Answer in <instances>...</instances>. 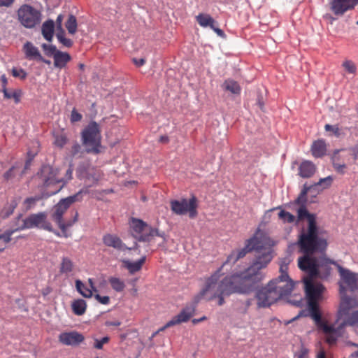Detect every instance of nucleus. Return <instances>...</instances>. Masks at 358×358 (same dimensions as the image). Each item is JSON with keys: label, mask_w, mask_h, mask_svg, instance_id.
Segmentation results:
<instances>
[{"label": "nucleus", "mask_w": 358, "mask_h": 358, "mask_svg": "<svg viewBox=\"0 0 358 358\" xmlns=\"http://www.w3.org/2000/svg\"><path fill=\"white\" fill-rule=\"evenodd\" d=\"M255 251V259L252 265L240 273H235L224 277L218 281L220 268L209 278L215 279L211 285L212 290L217 292V296H230L234 293L248 294L251 292L254 284L260 282L264 277L261 271L266 268L273 259L270 239L264 235L255 234L245 241V247L239 250L233 251L224 262L222 267L227 264H235L238 259L244 257L247 253Z\"/></svg>", "instance_id": "1"}, {"label": "nucleus", "mask_w": 358, "mask_h": 358, "mask_svg": "<svg viewBox=\"0 0 358 358\" xmlns=\"http://www.w3.org/2000/svg\"><path fill=\"white\" fill-rule=\"evenodd\" d=\"M255 251V259L252 265L240 273H235L224 277L218 281L220 268L209 278L215 279L211 285L212 290L217 292V296H230L234 293L248 294L251 292L254 284L260 282L264 277L261 271L266 268L273 259L270 239L264 235L255 234L245 241V247L239 250L233 251L224 262L222 267L227 264H235L238 259L244 257L247 253Z\"/></svg>", "instance_id": "2"}, {"label": "nucleus", "mask_w": 358, "mask_h": 358, "mask_svg": "<svg viewBox=\"0 0 358 358\" xmlns=\"http://www.w3.org/2000/svg\"><path fill=\"white\" fill-rule=\"evenodd\" d=\"M314 279L303 278L308 310L316 326L325 334L326 342L330 345H335L338 338L343 336L346 326L358 323V310L350 313L351 310L357 306V301L353 298L342 296L336 321L333 324H328L322 318L318 304L324 299L325 287L320 282H315Z\"/></svg>", "instance_id": "3"}, {"label": "nucleus", "mask_w": 358, "mask_h": 358, "mask_svg": "<svg viewBox=\"0 0 358 358\" xmlns=\"http://www.w3.org/2000/svg\"><path fill=\"white\" fill-rule=\"evenodd\" d=\"M214 279L215 277L207 280L206 287L194 297L193 303L185 306L177 315L169 321L168 326H174L189 321L195 313L197 303L203 298L207 301H213L217 299L218 306H222L225 303L224 297L227 296L226 295L217 296L215 294L217 292L212 290L211 285H214L213 282Z\"/></svg>", "instance_id": "4"}, {"label": "nucleus", "mask_w": 358, "mask_h": 358, "mask_svg": "<svg viewBox=\"0 0 358 358\" xmlns=\"http://www.w3.org/2000/svg\"><path fill=\"white\" fill-rule=\"evenodd\" d=\"M324 234L317 224H308L306 231L302 233L299 238L300 251L303 254L324 252L328 246L327 237Z\"/></svg>", "instance_id": "5"}, {"label": "nucleus", "mask_w": 358, "mask_h": 358, "mask_svg": "<svg viewBox=\"0 0 358 358\" xmlns=\"http://www.w3.org/2000/svg\"><path fill=\"white\" fill-rule=\"evenodd\" d=\"M47 213L40 212L31 214L22 220V224L18 227L6 231L3 234L4 244H7L11 241V236L17 231H22L31 228H39L48 231H52V226L47 220Z\"/></svg>", "instance_id": "6"}, {"label": "nucleus", "mask_w": 358, "mask_h": 358, "mask_svg": "<svg viewBox=\"0 0 358 358\" xmlns=\"http://www.w3.org/2000/svg\"><path fill=\"white\" fill-rule=\"evenodd\" d=\"M83 144L87 153L99 154L101 152V128L94 121L90 122L81 133Z\"/></svg>", "instance_id": "7"}, {"label": "nucleus", "mask_w": 358, "mask_h": 358, "mask_svg": "<svg viewBox=\"0 0 358 358\" xmlns=\"http://www.w3.org/2000/svg\"><path fill=\"white\" fill-rule=\"evenodd\" d=\"M73 169L70 166L66 171L65 178H60L57 177V170L54 169L50 165H43L40 171L37 173L38 177L40 178L43 185L45 187L59 184L62 182L65 184L67 181L72 178ZM64 185L60 186L59 188L52 191L50 194H48V196L57 194L60 191Z\"/></svg>", "instance_id": "8"}, {"label": "nucleus", "mask_w": 358, "mask_h": 358, "mask_svg": "<svg viewBox=\"0 0 358 358\" xmlns=\"http://www.w3.org/2000/svg\"><path fill=\"white\" fill-rule=\"evenodd\" d=\"M129 224L132 235L139 241L150 242L154 236L164 237V233L160 234L158 229L148 226L140 219L133 217Z\"/></svg>", "instance_id": "9"}, {"label": "nucleus", "mask_w": 358, "mask_h": 358, "mask_svg": "<svg viewBox=\"0 0 358 358\" xmlns=\"http://www.w3.org/2000/svg\"><path fill=\"white\" fill-rule=\"evenodd\" d=\"M17 20L25 28L32 29L39 24L41 20V13L36 8L29 4L20 6L17 11Z\"/></svg>", "instance_id": "10"}, {"label": "nucleus", "mask_w": 358, "mask_h": 358, "mask_svg": "<svg viewBox=\"0 0 358 358\" xmlns=\"http://www.w3.org/2000/svg\"><path fill=\"white\" fill-rule=\"evenodd\" d=\"M195 196L189 200L182 199L181 200H172L170 201V206L172 212L176 215H182L189 213L190 218H194L197 215V203Z\"/></svg>", "instance_id": "11"}, {"label": "nucleus", "mask_w": 358, "mask_h": 358, "mask_svg": "<svg viewBox=\"0 0 358 358\" xmlns=\"http://www.w3.org/2000/svg\"><path fill=\"white\" fill-rule=\"evenodd\" d=\"M273 282L260 288L256 294L257 306L259 308H267L280 299L278 292L273 288Z\"/></svg>", "instance_id": "12"}, {"label": "nucleus", "mask_w": 358, "mask_h": 358, "mask_svg": "<svg viewBox=\"0 0 358 358\" xmlns=\"http://www.w3.org/2000/svg\"><path fill=\"white\" fill-rule=\"evenodd\" d=\"M83 192V190H80L73 196L62 199L57 204L54 206L55 210L52 215V218L56 223L60 222V221L63 220L64 214L66 212L72 203L82 200V194Z\"/></svg>", "instance_id": "13"}, {"label": "nucleus", "mask_w": 358, "mask_h": 358, "mask_svg": "<svg viewBox=\"0 0 358 358\" xmlns=\"http://www.w3.org/2000/svg\"><path fill=\"white\" fill-rule=\"evenodd\" d=\"M313 254H304L298 259L299 268L307 275L303 278H315L317 277V264L318 259L313 257Z\"/></svg>", "instance_id": "14"}, {"label": "nucleus", "mask_w": 358, "mask_h": 358, "mask_svg": "<svg viewBox=\"0 0 358 358\" xmlns=\"http://www.w3.org/2000/svg\"><path fill=\"white\" fill-rule=\"evenodd\" d=\"M269 282H273V288L278 292L280 299L289 295L294 288V282L290 278L278 276Z\"/></svg>", "instance_id": "15"}, {"label": "nucleus", "mask_w": 358, "mask_h": 358, "mask_svg": "<svg viewBox=\"0 0 358 358\" xmlns=\"http://www.w3.org/2000/svg\"><path fill=\"white\" fill-rule=\"evenodd\" d=\"M358 4V0H331V10L337 16H342L345 12L351 10Z\"/></svg>", "instance_id": "16"}, {"label": "nucleus", "mask_w": 358, "mask_h": 358, "mask_svg": "<svg viewBox=\"0 0 358 358\" xmlns=\"http://www.w3.org/2000/svg\"><path fill=\"white\" fill-rule=\"evenodd\" d=\"M345 150H336L331 157L334 170L340 173L345 174L347 169L346 161L349 159L350 154L344 152Z\"/></svg>", "instance_id": "17"}, {"label": "nucleus", "mask_w": 358, "mask_h": 358, "mask_svg": "<svg viewBox=\"0 0 358 358\" xmlns=\"http://www.w3.org/2000/svg\"><path fill=\"white\" fill-rule=\"evenodd\" d=\"M58 338L59 341L65 345H78L85 340L83 335L76 331L62 332Z\"/></svg>", "instance_id": "18"}, {"label": "nucleus", "mask_w": 358, "mask_h": 358, "mask_svg": "<svg viewBox=\"0 0 358 358\" xmlns=\"http://www.w3.org/2000/svg\"><path fill=\"white\" fill-rule=\"evenodd\" d=\"M336 267L343 283H345L351 291L356 289L357 288V278L356 274L352 273L348 269L343 268L339 264H336Z\"/></svg>", "instance_id": "19"}, {"label": "nucleus", "mask_w": 358, "mask_h": 358, "mask_svg": "<svg viewBox=\"0 0 358 358\" xmlns=\"http://www.w3.org/2000/svg\"><path fill=\"white\" fill-rule=\"evenodd\" d=\"M336 264H338L336 262L326 257L318 259L317 264V277L319 276L320 278H327L331 273V266L335 265L336 266Z\"/></svg>", "instance_id": "20"}, {"label": "nucleus", "mask_w": 358, "mask_h": 358, "mask_svg": "<svg viewBox=\"0 0 358 358\" xmlns=\"http://www.w3.org/2000/svg\"><path fill=\"white\" fill-rule=\"evenodd\" d=\"M103 243L107 247L113 248L117 250L124 251L125 250H131L122 242V241L115 234H106L103 236Z\"/></svg>", "instance_id": "21"}, {"label": "nucleus", "mask_w": 358, "mask_h": 358, "mask_svg": "<svg viewBox=\"0 0 358 358\" xmlns=\"http://www.w3.org/2000/svg\"><path fill=\"white\" fill-rule=\"evenodd\" d=\"M26 58L28 59H36L38 61H41L45 62L46 64H50V61L45 60L43 59L38 48L35 47L31 43L27 42L23 47Z\"/></svg>", "instance_id": "22"}, {"label": "nucleus", "mask_w": 358, "mask_h": 358, "mask_svg": "<svg viewBox=\"0 0 358 358\" xmlns=\"http://www.w3.org/2000/svg\"><path fill=\"white\" fill-rule=\"evenodd\" d=\"M316 171L315 165L310 161L304 160L299 166V175L303 178L312 177Z\"/></svg>", "instance_id": "23"}, {"label": "nucleus", "mask_w": 358, "mask_h": 358, "mask_svg": "<svg viewBox=\"0 0 358 358\" xmlns=\"http://www.w3.org/2000/svg\"><path fill=\"white\" fill-rule=\"evenodd\" d=\"M310 151L314 157L319 158L325 155L327 152L326 142L323 139L315 141L310 148Z\"/></svg>", "instance_id": "24"}, {"label": "nucleus", "mask_w": 358, "mask_h": 358, "mask_svg": "<svg viewBox=\"0 0 358 358\" xmlns=\"http://www.w3.org/2000/svg\"><path fill=\"white\" fill-rule=\"evenodd\" d=\"M333 180L334 178L331 176H329L326 178H320L317 182H315L310 186L313 190H315V195H317L324 189L330 187L332 185Z\"/></svg>", "instance_id": "25"}, {"label": "nucleus", "mask_w": 358, "mask_h": 358, "mask_svg": "<svg viewBox=\"0 0 358 358\" xmlns=\"http://www.w3.org/2000/svg\"><path fill=\"white\" fill-rule=\"evenodd\" d=\"M53 59L55 67L63 69L66 66L67 63L71 61V57L67 52L58 51L54 55Z\"/></svg>", "instance_id": "26"}, {"label": "nucleus", "mask_w": 358, "mask_h": 358, "mask_svg": "<svg viewBox=\"0 0 358 358\" xmlns=\"http://www.w3.org/2000/svg\"><path fill=\"white\" fill-rule=\"evenodd\" d=\"M305 218L307 219L308 225L313 223V225L317 224L316 215L313 213H310L306 206H302L297 210V222L303 220Z\"/></svg>", "instance_id": "27"}, {"label": "nucleus", "mask_w": 358, "mask_h": 358, "mask_svg": "<svg viewBox=\"0 0 358 358\" xmlns=\"http://www.w3.org/2000/svg\"><path fill=\"white\" fill-rule=\"evenodd\" d=\"M146 259L145 256H143L140 259L136 262H131L129 260H124L123 263L124 267L129 271L131 274L139 271L145 263Z\"/></svg>", "instance_id": "28"}, {"label": "nucleus", "mask_w": 358, "mask_h": 358, "mask_svg": "<svg viewBox=\"0 0 358 358\" xmlns=\"http://www.w3.org/2000/svg\"><path fill=\"white\" fill-rule=\"evenodd\" d=\"M197 23L202 27H213V24H217V22L209 15L206 13H199L196 16Z\"/></svg>", "instance_id": "29"}, {"label": "nucleus", "mask_w": 358, "mask_h": 358, "mask_svg": "<svg viewBox=\"0 0 358 358\" xmlns=\"http://www.w3.org/2000/svg\"><path fill=\"white\" fill-rule=\"evenodd\" d=\"M3 97L6 99L14 100V102L17 104L20 102L22 96V91L20 89H4L2 90Z\"/></svg>", "instance_id": "30"}, {"label": "nucleus", "mask_w": 358, "mask_h": 358, "mask_svg": "<svg viewBox=\"0 0 358 358\" xmlns=\"http://www.w3.org/2000/svg\"><path fill=\"white\" fill-rule=\"evenodd\" d=\"M55 23L53 20H48L42 25V34L48 41H51L54 35Z\"/></svg>", "instance_id": "31"}, {"label": "nucleus", "mask_w": 358, "mask_h": 358, "mask_svg": "<svg viewBox=\"0 0 358 358\" xmlns=\"http://www.w3.org/2000/svg\"><path fill=\"white\" fill-rule=\"evenodd\" d=\"M87 306L86 301L82 299H76L71 303L73 313L78 316L83 315L85 313Z\"/></svg>", "instance_id": "32"}, {"label": "nucleus", "mask_w": 358, "mask_h": 358, "mask_svg": "<svg viewBox=\"0 0 358 358\" xmlns=\"http://www.w3.org/2000/svg\"><path fill=\"white\" fill-rule=\"evenodd\" d=\"M74 269V264L69 257H63L59 266V273L66 276L73 272Z\"/></svg>", "instance_id": "33"}, {"label": "nucleus", "mask_w": 358, "mask_h": 358, "mask_svg": "<svg viewBox=\"0 0 358 358\" xmlns=\"http://www.w3.org/2000/svg\"><path fill=\"white\" fill-rule=\"evenodd\" d=\"M78 213L76 211L75 213V215H74L73 220H68L65 222L63 221V220H62L60 221V222L57 223L59 228L61 229L62 234H63L64 237L68 238L69 236V235L67 234V229H68V228L72 227L78 221Z\"/></svg>", "instance_id": "34"}, {"label": "nucleus", "mask_w": 358, "mask_h": 358, "mask_svg": "<svg viewBox=\"0 0 358 358\" xmlns=\"http://www.w3.org/2000/svg\"><path fill=\"white\" fill-rule=\"evenodd\" d=\"M223 90L229 91L234 94H239L241 93V88L238 83L231 79L226 80L222 85Z\"/></svg>", "instance_id": "35"}, {"label": "nucleus", "mask_w": 358, "mask_h": 358, "mask_svg": "<svg viewBox=\"0 0 358 358\" xmlns=\"http://www.w3.org/2000/svg\"><path fill=\"white\" fill-rule=\"evenodd\" d=\"M313 189L310 185H307V184H304L303 186V188L296 198V199L294 201V203L297 205H299L300 206H306L307 203V194L309 191H312Z\"/></svg>", "instance_id": "36"}, {"label": "nucleus", "mask_w": 358, "mask_h": 358, "mask_svg": "<svg viewBox=\"0 0 358 358\" xmlns=\"http://www.w3.org/2000/svg\"><path fill=\"white\" fill-rule=\"evenodd\" d=\"M108 282H109L112 289L117 292H121L125 288L124 282L119 278L110 277L108 279Z\"/></svg>", "instance_id": "37"}, {"label": "nucleus", "mask_w": 358, "mask_h": 358, "mask_svg": "<svg viewBox=\"0 0 358 358\" xmlns=\"http://www.w3.org/2000/svg\"><path fill=\"white\" fill-rule=\"evenodd\" d=\"M76 287L77 291L85 298H91L92 296V290L87 288L81 280H76Z\"/></svg>", "instance_id": "38"}, {"label": "nucleus", "mask_w": 358, "mask_h": 358, "mask_svg": "<svg viewBox=\"0 0 358 358\" xmlns=\"http://www.w3.org/2000/svg\"><path fill=\"white\" fill-rule=\"evenodd\" d=\"M65 27L68 30L69 34H76V32L77 31L78 27L76 17L73 15H70L68 17L67 21L65 23Z\"/></svg>", "instance_id": "39"}, {"label": "nucleus", "mask_w": 358, "mask_h": 358, "mask_svg": "<svg viewBox=\"0 0 358 358\" xmlns=\"http://www.w3.org/2000/svg\"><path fill=\"white\" fill-rule=\"evenodd\" d=\"M17 206V202L15 200L12 201L9 204L4 206L0 213V216L3 219L8 217L10 215L13 214Z\"/></svg>", "instance_id": "40"}, {"label": "nucleus", "mask_w": 358, "mask_h": 358, "mask_svg": "<svg viewBox=\"0 0 358 358\" xmlns=\"http://www.w3.org/2000/svg\"><path fill=\"white\" fill-rule=\"evenodd\" d=\"M290 259L287 257L282 258L280 261V275L281 278H289L287 271Z\"/></svg>", "instance_id": "41"}, {"label": "nucleus", "mask_w": 358, "mask_h": 358, "mask_svg": "<svg viewBox=\"0 0 358 358\" xmlns=\"http://www.w3.org/2000/svg\"><path fill=\"white\" fill-rule=\"evenodd\" d=\"M278 217L284 222V223H293L296 220V217L294 215L291 214L289 212L282 210L278 213Z\"/></svg>", "instance_id": "42"}, {"label": "nucleus", "mask_w": 358, "mask_h": 358, "mask_svg": "<svg viewBox=\"0 0 358 358\" xmlns=\"http://www.w3.org/2000/svg\"><path fill=\"white\" fill-rule=\"evenodd\" d=\"M42 198L43 196H35L27 198L23 202V205L24 206L25 210H29L34 208L36 202L40 201Z\"/></svg>", "instance_id": "43"}, {"label": "nucleus", "mask_w": 358, "mask_h": 358, "mask_svg": "<svg viewBox=\"0 0 358 358\" xmlns=\"http://www.w3.org/2000/svg\"><path fill=\"white\" fill-rule=\"evenodd\" d=\"M64 31H57L56 36L58 41L62 43L65 47L70 48L73 45V41L70 38H67L65 37Z\"/></svg>", "instance_id": "44"}, {"label": "nucleus", "mask_w": 358, "mask_h": 358, "mask_svg": "<svg viewBox=\"0 0 358 358\" xmlns=\"http://www.w3.org/2000/svg\"><path fill=\"white\" fill-rule=\"evenodd\" d=\"M67 137L63 133L57 134L55 135L54 143L56 146L63 148L67 143Z\"/></svg>", "instance_id": "45"}, {"label": "nucleus", "mask_w": 358, "mask_h": 358, "mask_svg": "<svg viewBox=\"0 0 358 358\" xmlns=\"http://www.w3.org/2000/svg\"><path fill=\"white\" fill-rule=\"evenodd\" d=\"M342 66L345 70L351 74H355L357 71V66L355 63L351 60H346L343 62Z\"/></svg>", "instance_id": "46"}, {"label": "nucleus", "mask_w": 358, "mask_h": 358, "mask_svg": "<svg viewBox=\"0 0 358 358\" xmlns=\"http://www.w3.org/2000/svg\"><path fill=\"white\" fill-rule=\"evenodd\" d=\"M42 48L48 56L52 55L54 57L55 53L59 51L58 50H57V48L52 45L43 43L42 45Z\"/></svg>", "instance_id": "47"}, {"label": "nucleus", "mask_w": 358, "mask_h": 358, "mask_svg": "<svg viewBox=\"0 0 358 358\" xmlns=\"http://www.w3.org/2000/svg\"><path fill=\"white\" fill-rule=\"evenodd\" d=\"M110 338L108 336L103 337L101 339H94V348L98 350L103 348V345L109 342Z\"/></svg>", "instance_id": "48"}, {"label": "nucleus", "mask_w": 358, "mask_h": 358, "mask_svg": "<svg viewBox=\"0 0 358 358\" xmlns=\"http://www.w3.org/2000/svg\"><path fill=\"white\" fill-rule=\"evenodd\" d=\"M12 75L15 78H20L22 80H24L27 78V73L22 69H16L13 68L12 69Z\"/></svg>", "instance_id": "49"}, {"label": "nucleus", "mask_w": 358, "mask_h": 358, "mask_svg": "<svg viewBox=\"0 0 358 358\" xmlns=\"http://www.w3.org/2000/svg\"><path fill=\"white\" fill-rule=\"evenodd\" d=\"M324 129L327 131H332L336 137H339L341 135L340 129L336 125L333 126L327 124L324 126Z\"/></svg>", "instance_id": "50"}, {"label": "nucleus", "mask_w": 358, "mask_h": 358, "mask_svg": "<svg viewBox=\"0 0 358 358\" xmlns=\"http://www.w3.org/2000/svg\"><path fill=\"white\" fill-rule=\"evenodd\" d=\"M94 296L101 304L108 305L110 303V297L108 296H101L99 294H96Z\"/></svg>", "instance_id": "51"}, {"label": "nucleus", "mask_w": 358, "mask_h": 358, "mask_svg": "<svg viewBox=\"0 0 358 358\" xmlns=\"http://www.w3.org/2000/svg\"><path fill=\"white\" fill-rule=\"evenodd\" d=\"M83 116L80 113H79L75 108H73L71 111V122H79L82 120Z\"/></svg>", "instance_id": "52"}, {"label": "nucleus", "mask_w": 358, "mask_h": 358, "mask_svg": "<svg viewBox=\"0 0 358 358\" xmlns=\"http://www.w3.org/2000/svg\"><path fill=\"white\" fill-rule=\"evenodd\" d=\"M350 155H352L354 161H357L358 159V145L350 148L348 149Z\"/></svg>", "instance_id": "53"}, {"label": "nucleus", "mask_w": 358, "mask_h": 358, "mask_svg": "<svg viewBox=\"0 0 358 358\" xmlns=\"http://www.w3.org/2000/svg\"><path fill=\"white\" fill-rule=\"evenodd\" d=\"M64 17L62 14L59 15L56 19V26L57 31H64L62 28V22Z\"/></svg>", "instance_id": "54"}, {"label": "nucleus", "mask_w": 358, "mask_h": 358, "mask_svg": "<svg viewBox=\"0 0 358 358\" xmlns=\"http://www.w3.org/2000/svg\"><path fill=\"white\" fill-rule=\"evenodd\" d=\"M15 0H0V7L9 8L13 6Z\"/></svg>", "instance_id": "55"}, {"label": "nucleus", "mask_w": 358, "mask_h": 358, "mask_svg": "<svg viewBox=\"0 0 358 358\" xmlns=\"http://www.w3.org/2000/svg\"><path fill=\"white\" fill-rule=\"evenodd\" d=\"M14 167L10 168L4 174L3 178L6 180H8L13 177Z\"/></svg>", "instance_id": "56"}, {"label": "nucleus", "mask_w": 358, "mask_h": 358, "mask_svg": "<svg viewBox=\"0 0 358 358\" xmlns=\"http://www.w3.org/2000/svg\"><path fill=\"white\" fill-rule=\"evenodd\" d=\"M216 25L217 24H213V27L210 29H212L219 36L224 37L225 36L224 31Z\"/></svg>", "instance_id": "57"}, {"label": "nucleus", "mask_w": 358, "mask_h": 358, "mask_svg": "<svg viewBox=\"0 0 358 358\" xmlns=\"http://www.w3.org/2000/svg\"><path fill=\"white\" fill-rule=\"evenodd\" d=\"M1 91L3 90L4 89H8L7 88L8 79L5 74H3L1 76Z\"/></svg>", "instance_id": "58"}, {"label": "nucleus", "mask_w": 358, "mask_h": 358, "mask_svg": "<svg viewBox=\"0 0 358 358\" xmlns=\"http://www.w3.org/2000/svg\"><path fill=\"white\" fill-rule=\"evenodd\" d=\"M133 62L137 66H141L145 64V59L143 58H141V59L134 58V59H133Z\"/></svg>", "instance_id": "59"}, {"label": "nucleus", "mask_w": 358, "mask_h": 358, "mask_svg": "<svg viewBox=\"0 0 358 358\" xmlns=\"http://www.w3.org/2000/svg\"><path fill=\"white\" fill-rule=\"evenodd\" d=\"M349 345L357 348V350L356 351H355L353 353H352L351 356L353 358H358V344H356V343H352V342H349Z\"/></svg>", "instance_id": "60"}, {"label": "nucleus", "mask_w": 358, "mask_h": 358, "mask_svg": "<svg viewBox=\"0 0 358 358\" xmlns=\"http://www.w3.org/2000/svg\"><path fill=\"white\" fill-rule=\"evenodd\" d=\"M307 355L308 350L306 349H302L298 355V358H306Z\"/></svg>", "instance_id": "61"}, {"label": "nucleus", "mask_w": 358, "mask_h": 358, "mask_svg": "<svg viewBox=\"0 0 358 358\" xmlns=\"http://www.w3.org/2000/svg\"><path fill=\"white\" fill-rule=\"evenodd\" d=\"M2 237V234L0 235V252H3L6 248V244H4L3 238Z\"/></svg>", "instance_id": "62"}, {"label": "nucleus", "mask_w": 358, "mask_h": 358, "mask_svg": "<svg viewBox=\"0 0 358 358\" xmlns=\"http://www.w3.org/2000/svg\"><path fill=\"white\" fill-rule=\"evenodd\" d=\"M206 319H207V317L206 316H203V317H202L201 318H199V319H193L192 320V323L194 324H198V323H199L201 322H203V321L206 320Z\"/></svg>", "instance_id": "63"}, {"label": "nucleus", "mask_w": 358, "mask_h": 358, "mask_svg": "<svg viewBox=\"0 0 358 358\" xmlns=\"http://www.w3.org/2000/svg\"><path fill=\"white\" fill-rule=\"evenodd\" d=\"M317 358H326V355L324 350H321L317 355Z\"/></svg>", "instance_id": "64"}]
</instances>
